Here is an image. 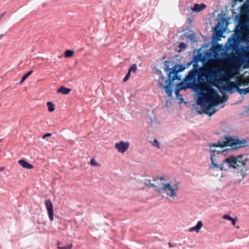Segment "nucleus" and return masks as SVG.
<instances>
[{"label":"nucleus","instance_id":"nucleus-1","mask_svg":"<svg viewBox=\"0 0 249 249\" xmlns=\"http://www.w3.org/2000/svg\"><path fill=\"white\" fill-rule=\"evenodd\" d=\"M213 29V51L203 55H195L192 60L193 68L185 76L184 82L188 88L197 91L196 109L198 114L211 116L218 106V18Z\"/></svg>","mask_w":249,"mask_h":249},{"label":"nucleus","instance_id":"nucleus-2","mask_svg":"<svg viewBox=\"0 0 249 249\" xmlns=\"http://www.w3.org/2000/svg\"><path fill=\"white\" fill-rule=\"evenodd\" d=\"M164 71H166L168 75V79L165 80L167 83L166 85H163L164 83H160V84L164 87L165 92L169 96L172 95L173 90L171 88V85L175 80L180 81L181 77L178 75V72L183 71L186 67L183 65H175L173 61H165L163 62Z\"/></svg>","mask_w":249,"mask_h":249},{"label":"nucleus","instance_id":"nucleus-3","mask_svg":"<svg viewBox=\"0 0 249 249\" xmlns=\"http://www.w3.org/2000/svg\"><path fill=\"white\" fill-rule=\"evenodd\" d=\"M248 159L245 158L243 155L237 157L231 156L226 158L223 162L219 165V168L222 171H227L231 168L240 169L241 176L243 178L246 176L245 171L248 170V168L246 165V161Z\"/></svg>","mask_w":249,"mask_h":249},{"label":"nucleus","instance_id":"nucleus-4","mask_svg":"<svg viewBox=\"0 0 249 249\" xmlns=\"http://www.w3.org/2000/svg\"><path fill=\"white\" fill-rule=\"evenodd\" d=\"M231 87L228 89L230 93L237 91L240 94L245 95L249 92V75L242 74L236 77L234 82H230Z\"/></svg>","mask_w":249,"mask_h":249},{"label":"nucleus","instance_id":"nucleus-5","mask_svg":"<svg viewBox=\"0 0 249 249\" xmlns=\"http://www.w3.org/2000/svg\"><path fill=\"white\" fill-rule=\"evenodd\" d=\"M223 76L225 78V83L223 85V89L227 91L231 87L230 82H233L231 80L238 77L240 75V65L235 61L229 64L223 70Z\"/></svg>","mask_w":249,"mask_h":249},{"label":"nucleus","instance_id":"nucleus-6","mask_svg":"<svg viewBox=\"0 0 249 249\" xmlns=\"http://www.w3.org/2000/svg\"><path fill=\"white\" fill-rule=\"evenodd\" d=\"M167 183V180L163 176L162 177L156 176L152 180L148 179L146 181V184L150 185L151 186L154 188V190L158 193L163 192V190Z\"/></svg>","mask_w":249,"mask_h":249},{"label":"nucleus","instance_id":"nucleus-7","mask_svg":"<svg viewBox=\"0 0 249 249\" xmlns=\"http://www.w3.org/2000/svg\"><path fill=\"white\" fill-rule=\"evenodd\" d=\"M224 143V145H222L219 142V147L230 146L231 148H227L226 150L232 149L233 150L243 148L249 145V141H223ZM220 142V141H219Z\"/></svg>","mask_w":249,"mask_h":249},{"label":"nucleus","instance_id":"nucleus-8","mask_svg":"<svg viewBox=\"0 0 249 249\" xmlns=\"http://www.w3.org/2000/svg\"><path fill=\"white\" fill-rule=\"evenodd\" d=\"M178 190V186L175 184L173 186L170 183H167L163 190V192L166 193V195L170 197H175L178 196L177 191Z\"/></svg>","mask_w":249,"mask_h":249},{"label":"nucleus","instance_id":"nucleus-9","mask_svg":"<svg viewBox=\"0 0 249 249\" xmlns=\"http://www.w3.org/2000/svg\"><path fill=\"white\" fill-rule=\"evenodd\" d=\"M45 205L47 211L49 219L51 221L53 220V206L50 199H47L45 201Z\"/></svg>","mask_w":249,"mask_h":249},{"label":"nucleus","instance_id":"nucleus-10","mask_svg":"<svg viewBox=\"0 0 249 249\" xmlns=\"http://www.w3.org/2000/svg\"><path fill=\"white\" fill-rule=\"evenodd\" d=\"M129 146V143L128 142L120 141L115 144L116 149L121 153H124L128 148Z\"/></svg>","mask_w":249,"mask_h":249},{"label":"nucleus","instance_id":"nucleus-11","mask_svg":"<svg viewBox=\"0 0 249 249\" xmlns=\"http://www.w3.org/2000/svg\"><path fill=\"white\" fill-rule=\"evenodd\" d=\"M144 117L150 125H152L153 124H158L155 119L154 111L153 110H148L144 113Z\"/></svg>","mask_w":249,"mask_h":249},{"label":"nucleus","instance_id":"nucleus-12","mask_svg":"<svg viewBox=\"0 0 249 249\" xmlns=\"http://www.w3.org/2000/svg\"><path fill=\"white\" fill-rule=\"evenodd\" d=\"M221 83L220 81V79H219V85ZM222 89H224L223 87H221L219 86V92H220V94H219V106L227 102L228 99V96L227 94L225 92H224L222 91ZM224 90H225L224 89Z\"/></svg>","mask_w":249,"mask_h":249},{"label":"nucleus","instance_id":"nucleus-13","mask_svg":"<svg viewBox=\"0 0 249 249\" xmlns=\"http://www.w3.org/2000/svg\"><path fill=\"white\" fill-rule=\"evenodd\" d=\"M210 154L212 165L209 167V169L213 167H217L218 163H217L216 155L218 154V151L211 149Z\"/></svg>","mask_w":249,"mask_h":249},{"label":"nucleus","instance_id":"nucleus-14","mask_svg":"<svg viewBox=\"0 0 249 249\" xmlns=\"http://www.w3.org/2000/svg\"><path fill=\"white\" fill-rule=\"evenodd\" d=\"M206 7V5L204 4H195L193 7H191L192 10L194 12H199L205 9Z\"/></svg>","mask_w":249,"mask_h":249},{"label":"nucleus","instance_id":"nucleus-15","mask_svg":"<svg viewBox=\"0 0 249 249\" xmlns=\"http://www.w3.org/2000/svg\"><path fill=\"white\" fill-rule=\"evenodd\" d=\"M156 73L160 75V78L159 81V84L160 85V86L161 88H162L163 89H164V87L162 86V85L160 84V83H164L163 85H166L167 84V83L165 82V80L167 79H165V78L164 77L161 71H160L159 70H157L156 71Z\"/></svg>","mask_w":249,"mask_h":249},{"label":"nucleus","instance_id":"nucleus-16","mask_svg":"<svg viewBox=\"0 0 249 249\" xmlns=\"http://www.w3.org/2000/svg\"><path fill=\"white\" fill-rule=\"evenodd\" d=\"M202 222L201 221H199L197 223L196 225V226L190 228L189 231L190 232L196 231V232H199V230L202 227Z\"/></svg>","mask_w":249,"mask_h":249},{"label":"nucleus","instance_id":"nucleus-17","mask_svg":"<svg viewBox=\"0 0 249 249\" xmlns=\"http://www.w3.org/2000/svg\"><path fill=\"white\" fill-rule=\"evenodd\" d=\"M18 162L22 167L24 168L31 169L33 168V166L32 164L27 162V161L23 160H19Z\"/></svg>","mask_w":249,"mask_h":249},{"label":"nucleus","instance_id":"nucleus-18","mask_svg":"<svg viewBox=\"0 0 249 249\" xmlns=\"http://www.w3.org/2000/svg\"><path fill=\"white\" fill-rule=\"evenodd\" d=\"M71 89L67 88L64 86H61L60 88L57 89V92L63 94H68L71 92Z\"/></svg>","mask_w":249,"mask_h":249},{"label":"nucleus","instance_id":"nucleus-19","mask_svg":"<svg viewBox=\"0 0 249 249\" xmlns=\"http://www.w3.org/2000/svg\"><path fill=\"white\" fill-rule=\"evenodd\" d=\"M49 112H52L55 110V105L51 101L47 102L46 103Z\"/></svg>","mask_w":249,"mask_h":249},{"label":"nucleus","instance_id":"nucleus-20","mask_svg":"<svg viewBox=\"0 0 249 249\" xmlns=\"http://www.w3.org/2000/svg\"><path fill=\"white\" fill-rule=\"evenodd\" d=\"M74 51L71 50H68L65 52L64 56L66 58L72 57L74 54Z\"/></svg>","mask_w":249,"mask_h":249},{"label":"nucleus","instance_id":"nucleus-21","mask_svg":"<svg viewBox=\"0 0 249 249\" xmlns=\"http://www.w3.org/2000/svg\"><path fill=\"white\" fill-rule=\"evenodd\" d=\"M61 244V243L60 242L57 243V246L59 249H71L73 247L72 244H70L65 246H60Z\"/></svg>","mask_w":249,"mask_h":249},{"label":"nucleus","instance_id":"nucleus-22","mask_svg":"<svg viewBox=\"0 0 249 249\" xmlns=\"http://www.w3.org/2000/svg\"><path fill=\"white\" fill-rule=\"evenodd\" d=\"M32 71H30L25 74H24L21 78V79L20 81V84H22L26 79V78L32 74Z\"/></svg>","mask_w":249,"mask_h":249},{"label":"nucleus","instance_id":"nucleus-23","mask_svg":"<svg viewBox=\"0 0 249 249\" xmlns=\"http://www.w3.org/2000/svg\"><path fill=\"white\" fill-rule=\"evenodd\" d=\"M186 88H188V87L187 86H186V87H181L179 88V89L176 90L175 93L176 94V96L178 99H180L181 101L183 100V98H182L181 94L179 93V89H186Z\"/></svg>","mask_w":249,"mask_h":249},{"label":"nucleus","instance_id":"nucleus-24","mask_svg":"<svg viewBox=\"0 0 249 249\" xmlns=\"http://www.w3.org/2000/svg\"><path fill=\"white\" fill-rule=\"evenodd\" d=\"M151 145L158 149H160L161 145L159 141H150Z\"/></svg>","mask_w":249,"mask_h":249},{"label":"nucleus","instance_id":"nucleus-25","mask_svg":"<svg viewBox=\"0 0 249 249\" xmlns=\"http://www.w3.org/2000/svg\"><path fill=\"white\" fill-rule=\"evenodd\" d=\"M224 139L225 140H239L238 136L233 137V136H225Z\"/></svg>","mask_w":249,"mask_h":249},{"label":"nucleus","instance_id":"nucleus-26","mask_svg":"<svg viewBox=\"0 0 249 249\" xmlns=\"http://www.w3.org/2000/svg\"><path fill=\"white\" fill-rule=\"evenodd\" d=\"M188 38L190 40L192 43L195 42V39L196 38V35L194 34H190L188 36Z\"/></svg>","mask_w":249,"mask_h":249},{"label":"nucleus","instance_id":"nucleus-27","mask_svg":"<svg viewBox=\"0 0 249 249\" xmlns=\"http://www.w3.org/2000/svg\"><path fill=\"white\" fill-rule=\"evenodd\" d=\"M137 70V66L136 64H133L131 66L130 68L129 69V71L131 72L133 71L135 72Z\"/></svg>","mask_w":249,"mask_h":249},{"label":"nucleus","instance_id":"nucleus-28","mask_svg":"<svg viewBox=\"0 0 249 249\" xmlns=\"http://www.w3.org/2000/svg\"><path fill=\"white\" fill-rule=\"evenodd\" d=\"M90 164L93 166H97L100 165V164L99 163H98L94 159H92L91 160Z\"/></svg>","mask_w":249,"mask_h":249},{"label":"nucleus","instance_id":"nucleus-29","mask_svg":"<svg viewBox=\"0 0 249 249\" xmlns=\"http://www.w3.org/2000/svg\"><path fill=\"white\" fill-rule=\"evenodd\" d=\"M131 74V72L128 70V71L124 79V81L126 82L128 80Z\"/></svg>","mask_w":249,"mask_h":249},{"label":"nucleus","instance_id":"nucleus-30","mask_svg":"<svg viewBox=\"0 0 249 249\" xmlns=\"http://www.w3.org/2000/svg\"><path fill=\"white\" fill-rule=\"evenodd\" d=\"M186 47V45L184 43H181L179 45V48L181 49L185 50Z\"/></svg>","mask_w":249,"mask_h":249},{"label":"nucleus","instance_id":"nucleus-31","mask_svg":"<svg viewBox=\"0 0 249 249\" xmlns=\"http://www.w3.org/2000/svg\"><path fill=\"white\" fill-rule=\"evenodd\" d=\"M223 218L226 220H228L229 221H231L232 218H231L230 215H224L223 216Z\"/></svg>","mask_w":249,"mask_h":249},{"label":"nucleus","instance_id":"nucleus-32","mask_svg":"<svg viewBox=\"0 0 249 249\" xmlns=\"http://www.w3.org/2000/svg\"><path fill=\"white\" fill-rule=\"evenodd\" d=\"M52 135V133H48L45 134H44L42 136V139H45L46 137L51 136Z\"/></svg>","mask_w":249,"mask_h":249},{"label":"nucleus","instance_id":"nucleus-33","mask_svg":"<svg viewBox=\"0 0 249 249\" xmlns=\"http://www.w3.org/2000/svg\"><path fill=\"white\" fill-rule=\"evenodd\" d=\"M223 36V31L220 28H219V40L220 38Z\"/></svg>","mask_w":249,"mask_h":249},{"label":"nucleus","instance_id":"nucleus-34","mask_svg":"<svg viewBox=\"0 0 249 249\" xmlns=\"http://www.w3.org/2000/svg\"><path fill=\"white\" fill-rule=\"evenodd\" d=\"M169 104H171V102L169 101H167L166 104L163 106V107H169Z\"/></svg>","mask_w":249,"mask_h":249},{"label":"nucleus","instance_id":"nucleus-35","mask_svg":"<svg viewBox=\"0 0 249 249\" xmlns=\"http://www.w3.org/2000/svg\"><path fill=\"white\" fill-rule=\"evenodd\" d=\"M193 65V63H192V60L189 62V63H188L187 64H186V66L185 67L186 68H188L189 67H190L191 66V65Z\"/></svg>","mask_w":249,"mask_h":249},{"label":"nucleus","instance_id":"nucleus-36","mask_svg":"<svg viewBox=\"0 0 249 249\" xmlns=\"http://www.w3.org/2000/svg\"><path fill=\"white\" fill-rule=\"evenodd\" d=\"M212 146H213L214 147H218V142L214 143H210V147H211Z\"/></svg>","mask_w":249,"mask_h":249},{"label":"nucleus","instance_id":"nucleus-37","mask_svg":"<svg viewBox=\"0 0 249 249\" xmlns=\"http://www.w3.org/2000/svg\"><path fill=\"white\" fill-rule=\"evenodd\" d=\"M231 221V223H232V225H233V226H235V224H236V220H235V219H234V218H232Z\"/></svg>","mask_w":249,"mask_h":249},{"label":"nucleus","instance_id":"nucleus-38","mask_svg":"<svg viewBox=\"0 0 249 249\" xmlns=\"http://www.w3.org/2000/svg\"><path fill=\"white\" fill-rule=\"evenodd\" d=\"M222 47L223 46L222 45L219 44V51L221 50Z\"/></svg>","mask_w":249,"mask_h":249},{"label":"nucleus","instance_id":"nucleus-39","mask_svg":"<svg viewBox=\"0 0 249 249\" xmlns=\"http://www.w3.org/2000/svg\"><path fill=\"white\" fill-rule=\"evenodd\" d=\"M4 13H2L0 15V19L2 18L3 16L4 15Z\"/></svg>","mask_w":249,"mask_h":249},{"label":"nucleus","instance_id":"nucleus-40","mask_svg":"<svg viewBox=\"0 0 249 249\" xmlns=\"http://www.w3.org/2000/svg\"><path fill=\"white\" fill-rule=\"evenodd\" d=\"M236 228H237V229H239L240 228V227L239 226H236Z\"/></svg>","mask_w":249,"mask_h":249},{"label":"nucleus","instance_id":"nucleus-41","mask_svg":"<svg viewBox=\"0 0 249 249\" xmlns=\"http://www.w3.org/2000/svg\"><path fill=\"white\" fill-rule=\"evenodd\" d=\"M225 151V149H224L223 151H221V153L223 152V151Z\"/></svg>","mask_w":249,"mask_h":249},{"label":"nucleus","instance_id":"nucleus-42","mask_svg":"<svg viewBox=\"0 0 249 249\" xmlns=\"http://www.w3.org/2000/svg\"><path fill=\"white\" fill-rule=\"evenodd\" d=\"M154 141H156V140H156V138H154Z\"/></svg>","mask_w":249,"mask_h":249},{"label":"nucleus","instance_id":"nucleus-43","mask_svg":"<svg viewBox=\"0 0 249 249\" xmlns=\"http://www.w3.org/2000/svg\"><path fill=\"white\" fill-rule=\"evenodd\" d=\"M0 170H2V168H0Z\"/></svg>","mask_w":249,"mask_h":249},{"label":"nucleus","instance_id":"nucleus-44","mask_svg":"<svg viewBox=\"0 0 249 249\" xmlns=\"http://www.w3.org/2000/svg\"><path fill=\"white\" fill-rule=\"evenodd\" d=\"M239 1H243V0H239Z\"/></svg>","mask_w":249,"mask_h":249},{"label":"nucleus","instance_id":"nucleus-45","mask_svg":"<svg viewBox=\"0 0 249 249\" xmlns=\"http://www.w3.org/2000/svg\"><path fill=\"white\" fill-rule=\"evenodd\" d=\"M218 72H219V73H220V70L219 69Z\"/></svg>","mask_w":249,"mask_h":249}]
</instances>
